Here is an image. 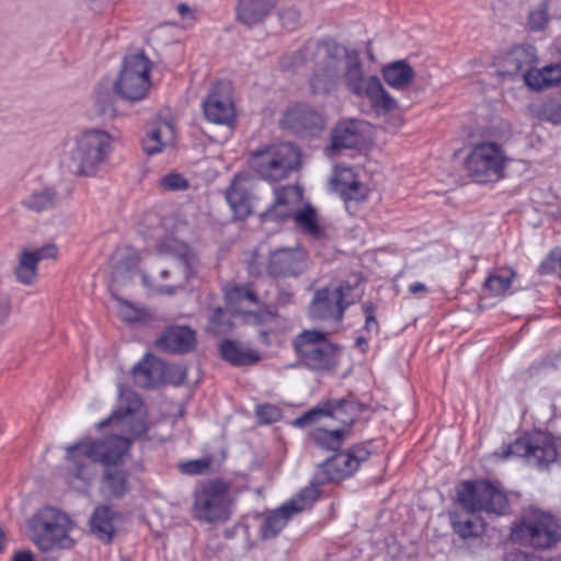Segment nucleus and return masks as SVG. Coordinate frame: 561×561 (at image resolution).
<instances>
[{
  "label": "nucleus",
  "instance_id": "5701e85b",
  "mask_svg": "<svg viewBox=\"0 0 561 561\" xmlns=\"http://www.w3.org/2000/svg\"><path fill=\"white\" fill-rule=\"evenodd\" d=\"M329 417L337 421L346 430H350L359 419V416L369 409V407L358 401L353 394L341 399H329Z\"/></svg>",
  "mask_w": 561,
  "mask_h": 561
},
{
  "label": "nucleus",
  "instance_id": "aec40b11",
  "mask_svg": "<svg viewBox=\"0 0 561 561\" xmlns=\"http://www.w3.org/2000/svg\"><path fill=\"white\" fill-rule=\"evenodd\" d=\"M364 144L359 122L347 119L339 122L331 130L330 145L327 150L336 153L344 149H357Z\"/></svg>",
  "mask_w": 561,
  "mask_h": 561
},
{
  "label": "nucleus",
  "instance_id": "3c124183",
  "mask_svg": "<svg viewBox=\"0 0 561 561\" xmlns=\"http://www.w3.org/2000/svg\"><path fill=\"white\" fill-rule=\"evenodd\" d=\"M543 119L554 125L561 124V95L558 99L545 103L542 108Z\"/></svg>",
  "mask_w": 561,
  "mask_h": 561
},
{
  "label": "nucleus",
  "instance_id": "39448f33",
  "mask_svg": "<svg viewBox=\"0 0 561 561\" xmlns=\"http://www.w3.org/2000/svg\"><path fill=\"white\" fill-rule=\"evenodd\" d=\"M511 538L536 551H551L561 542V520L550 511L529 505L512 524Z\"/></svg>",
  "mask_w": 561,
  "mask_h": 561
},
{
  "label": "nucleus",
  "instance_id": "69168bd1",
  "mask_svg": "<svg viewBox=\"0 0 561 561\" xmlns=\"http://www.w3.org/2000/svg\"><path fill=\"white\" fill-rule=\"evenodd\" d=\"M409 291L411 294H417V293H426L427 291V287L425 284L421 283V282H415V283H412L409 285Z\"/></svg>",
  "mask_w": 561,
  "mask_h": 561
},
{
  "label": "nucleus",
  "instance_id": "cd10ccee",
  "mask_svg": "<svg viewBox=\"0 0 561 561\" xmlns=\"http://www.w3.org/2000/svg\"><path fill=\"white\" fill-rule=\"evenodd\" d=\"M220 357L233 367L255 365L261 360V355L251 350L242 348L236 340L225 339L219 344Z\"/></svg>",
  "mask_w": 561,
  "mask_h": 561
},
{
  "label": "nucleus",
  "instance_id": "c85d7f7f",
  "mask_svg": "<svg viewBox=\"0 0 561 561\" xmlns=\"http://www.w3.org/2000/svg\"><path fill=\"white\" fill-rule=\"evenodd\" d=\"M362 282V274L353 273L341 280L337 286L333 287L336 304L339 305V317H344L347 308L362 298L364 294V288H359Z\"/></svg>",
  "mask_w": 561,
  "mask_h": 561
},
{
  "label": "nucleus",
  "instance_id": "dca6fc26",
  "mask_svg": "<svg viewBox=\"0 0 561 561\" xmlns=\"http://www.w3.org/2000/svg\"><path fill=\"white\" fill-rule=\"evenodd\" d=\"M153 344L163 353L186 355L197 347V332L187 324H170L163 329Z\"/></svg>",
  "mask_w": 561,
  "mask_h": 561
},
{
  "label": "nucleus",
  "instance_id": "412c9836",
  "mask_svg": "<svg viewBox=\"0 0 561 561\" xmlns=\"http://www.w3.org/2000/svg\"><path fill=\"white\" fill-rule=\"evenodd\" d=\"M332 191L348 205L351 202H365L369 190L356 179L351 169H344L340 174L331 178Z\"/></svg>",
  "mask_w": 561,
  "mask_h": 561
},
{
  "label": "nucleus",
  "instance_id": "4c0bfd02",
  "mask_svg": "<svg viewBox=\"0 0 561 561\" xmlns=\"http://www.w3.org/2000/svg\"><path fill=\"white\" fill-rule=\"evenodd\" d=\"M147 140L154 141L153 146L145 144L142 140V151L148 156H156L165 148V142L162 141V136L169 134L170 137H173L174 128L170 121L157 116V119L152 127L147 130Z\"/></svg>",
  "mask_w": 561,
  "mask_h": 561
},
{
  "label": "nucleus",
  "instance_id": "5fc2aeb1",
  "mask_svg": "<svg viewBox=\"0 0 561 561\" xmlns=\"http://www.w3.org/2000/svg\"><path fill=\"white\" fill-rule=\"evenodd\" d=\"M503 561H545L541 557L531 551L513 548L504 553Z\"/></svg>",
  "mask_w": 561,
  "mask_h": 561
},
{
  "label": "nucleus",
  "instance_id": "f704fd0d",
  "mask_svg": "<svg viewBox=\"0 0 561 561\" xmlns=\"http://www.w3.org/2000/svg\"><path fill=\"white\" fill-rule=\"evenodd\" d=\"M290 217H293L296 226L300 228L302 233L316 240L327 239V232L319 224L317 209L311 204H306L304 207L298 208L291 213Z\"/></svg>",
  "mask_w": 561,
  "mask_h": 561
},
{
  "label": "nucleus",
  "instance_id": "49530a36",
  "mask_svg": "<svg viewBox=\"0 0 561 561\" xmlns=\"http://www.w3.org/2000/svg\"><path fill=\"white\" fill-rule=\"evenodd\" d=\"M211 462H213V458L210 456H208V457H204V458H199V459H192V460H186V461L180 462L178 465V468H179L180 472L183 474L201 476V474H205L209 470Z\"/></svg>",
  "mask_w": 561,
  "mask_h": 561
},
{
  "label": "nucleus",
  "instance_id": "7c9ffc66",
  "mask_svg": "<svg viewBox=\"0 0 561 561\" xmlns=\"http://www.w3.org/2000/svg\"><path fill=\"white\" fill-rule=\"evenodd\" d=\"M343 80L346 89L356 96H364L367 88V79L364 76L363 64L357 49H353L345 62Z\"/></svg>",
  "mask_w": 561,
  "mask_h": 561
},
{
  "label": "nucleus",
  "instance_id": "4468645a",
  "mask_svg": "<svg viewBox=\"0 0 561 561\" xmlns=\"http://www.w3.org/2000/svg\"><path fill=\"white\" fill-rule=\"evenodd\" d=\"M280 127L301 140H313L321 136L327 119L323 113L310 104L296 103L284 112Z\"/></svg>",
  "mask_w": 561,
  "mask_h": 561
},
{
  "label": "nucleus",
  "instance_id": "ea45409f",
  "mask_svg": "<svg viewBox=\"0 0 561 561\" xmlns=\"http://www.w3.org/2000/svg\"><path fill=\"white\" fill-rule=\"evenodd\" d=\"M168 367L169 364L165 360L151 353H146L142 356V377H146L149 387L162 385L165 381Z\"/></svg>",
  "mask_w": 561,
  "mask_h": 561
},
{
  "label": "nucleus",
  "instance_id": "13d9d810",
  "mask_svg": "<svg viewBox=\"0 0 561 561\" xmlns=\"http://www.w3.org/2000/svg\"><path fill=\"white\" fill-rule=\"evenodd\" d=\"M12 305L9 299L0 300V325L5 324L10 318Z\"/></svg>",
  "mask_w": 561,
  "mask_h": 561
},
{
  "label": "nucleus",
  "instance_id": "2eb2a0df",
  "mask_svg": "<svg viewBox=\"0 0 561 561\" xmlns=\"http://www.w3.org/2000/svg\"><path fill=\"white\" fill-rule=\"evenodd\" d=\"M306 252L298 247L278 248L270 252L266 274L273 279L299 277L306 271Z\"/></svg>",
  "mask_w": 561,
  "mask_h": 561
},
{
  "label": "nucleus",
  "instance_id": "bb28decb",
  "mask_svg": "<svg viewBox=\"0 0 561 561\" xmlns=\"http://www.w3.org/2000/svg\"><path fill=\"white\" fill-rule=\"evenodd\" d=\"M118 514L108 505H99L94 508L89 524L92 534L105 543H110L116 533L115 523Z\"/></svg>",
  "mask_w": 561,
  "mask_h": 561
},
{
  "label": "nucleus",
  "instance_id": "f3484780",
  "mask_svg": "<svg viewBox=\"0 0 561 561\" xmlns=\"http://www.w3.org/2000/svg\"><path fill=\"white\" fill-rule=\"evenodd\" d=\"M58 256V248L54 243H47L33 250L24 249L18 260L14 274L19 283L23 285H33L38 276V263L44 260Z\"/></svg>",
  "mask_w": 561,
  "mask_h": 561
},
{
  "label": "nucleus",
  "instance_id": "052dcab7",
  "mask_svg": "<svg viewBox=\"0 0 561 561\" xmlns=\"http://www.w3.org/2000/svg\"><path fill=\"white\" fill-rule=\"evenodd\" d=\"M179 288H180V286H175V285H159L156 288V291L160 295L173 296L176 294Z\"/></svg>",
  "mask_w": 561,
  "mask_h": 561
},
{
  "label": "nucleus",
  "instance_id": "c03bdc74",
  "mask_svg": "<svg viewBox=\"0 0 561 561\" xmlns=\"http://www.w3.org/2000/svg\"><path fill=\"white\" fill-rule=\"evenodd\" d=\"M56 199V192L51 188H45L42 192L33 193L26 201H24V205L28 209L39 213L54 207Z\"/></svg>",
  "mask_w": 561,
  "mask_h": 561
},
{
  "label": "nucleus",
  "instance_id": "e2e57ef3",
  "mask_svg": "<svg viewBox=\"0 0 561 561\" xmlns=\"http://www.w3.org/2000/svg\"><path fill=\"white\" fill-rule=\"evenodd\" d=\"M178 12L182 16V19H187V18L193 19L194 18L191 8L184 2H182L178 5Z\"/></svg>",
  "mask_w": 561,
  "mask_h": 561
},
{
  "label": "nucleus",
  "instance_id": "58836bf2",
  "mask_svg": "<svg viewBox=\"0 0 561 561\" xmlns=\"http://www.w3.org/2000/svg\"><path fill=\"white\" fill-rule=\"evenodd\" d=\"M533 61L534 56L526 48H516L504 59V73L510 77L520 76L523 78L524 72L533 71L530 67Z\"/></svg>",
  "mask_w": 561,
  "mask_h": 561
},
{
  "label": "nucleus",
  "instance_id": "423d86ee",
  "mask_svg": "<svg viewBox=\"0 0 561 561\" xmlns=\"http://www.w3.org/2000/svg\"><path fill=\"white\" fill-rule=\"evenodd\" d=\"M296 363L291 367L327 374L334 373L340 364L342 347L330 340V334L323 330L305 329L291 340Z\"/></svg>",
  "mask_w": 561,
  "mask_h": 561
},
{
  "label": "nucleus",
  "instance_id": "de8ad7c7",
  "mask_svg": "<svg viewBox=\"0 0 561 561\" xmlns=\"http://www.w3.org/2000/svg\"><path fill=\"white\" fill-rule=\"evenodd\" d=\"M329 408H328V400L322 403L321 405H317L308 411H306L302 415L295 419L293 424L297 427H306L308 425H311L312 423L317 422L319 419L323 416H329Z\"/></svg>",
  "mask_w": 561,
  "mask_h": 561
},
{
  "label": "nucleus",
  "instance_id": "a211bd4d",
  "mask_svg": "<svg viewBox=\"0 0 561 561\" xmlns=\"http://www.w3.org/2000/svg\"><path fill=\"white\" fill-rule=\"evenodd\" d=\"M352 50L337 43L334 38L328 37L317 42H307L298 54L302 61H306L309 55L320 56L323 54L321 61L316 62L324 66H334L340 71L341 61L344 59L346 62Z\"/></svg>",
  "mask_w": 561,
  "mask_h": 561
},
{
  "label": "nucleus",
  "instance_id": "6e6d98bb",
  "mask_svg": "<svg viewBox=\"0 0 561 561\" xmlns=\"http://www.w3.org/2000/svg\"><path fill=\"white\" fill-rule=\"evenodd\" d=\"M229 299H237L239 301L248 300L253 305L260 302L256 291L251 287H236L229 295Z\"/></svg>",
  "mask_w": 561,
  "mask_h": 561
},
{
  "label": "nucleus",
  "instance_id": "f8f14e48",
  "mask_svg": "<svg viewBox=\"0 0 561 561\" xmlns=\"http://www.w3.org/2000/svg\"><path fill=\"white\" fill-rule=\"evenodd\" d=\"M508 161L501 145L494 141H482L473 146L465 160V165L474 182L485 184L503 179Z\"/></svg>",
  "mask_w": 561,
  "mask_h": 561
},
{
  "label": "nucleus",
  "instance_id": "e433bc0d",
  "mask_svg": "<svg viewBox=\"0 0 561 561\" xmlns=\"http://www.w3.org/2000/svg\"><path fill=\"white\" fill-rule=\"evenodd\" d=\"M348 434L350 430L346 428L317 427L310 433V439L317 447L335 454L342 448Z\"/></svg>",
  "mask_w": 561,
  "mask_h": 561
},
{
  "label": "nucleus",
  "instance_id": "c756f323",
  "mask_svg": "<svg viewBox=\"0 0 561 561\" xmlns=\"http://www.w3.org/2000/svg\"><path fill=\"white\" fill-rule=\"evenodd\" d=\"M381 75L390 88L403 91L412 83L415 71L405 59H399L383 65Z\"/></svg>",
  "mask_w": 561,
  "mask_h": 561
},
{
  "label": "nucleus",
  "instance_id": "6ab92c4d",
  "mask_svg": "<svg viewBox=\"0 0 561 561\" xmlns=\"http://www.w3.org/2000/svg\"><path fill=\"white\" fill-rule=\"evenodd\" d=\"M115 90L126 100H140V51L125 56Z\"/></svg>",
  "mask_w": 561,
  "mask_h": 561
},
{
  "label": "nucleus",
  "instance_id": "8fccbe9b",
  "mask_svg": "<svg viewBox=\"0 0 561 561\" xmlns=\"http://www.w3.org/2000/svg\"><path fill=\"white\" fill-rule=\"evenodd\" d=\"M561 266L560 249H552L539 264L537 272L540 275L553 273L557 266Z\"/></svg>",
  "mask_w": 561,
  "mask_h": 561
},
{
  "label": "nucleus",
  "instance_id": "774afa93",
  "mask_svg": "<svg viewBox=\"0 0 561 561\" xmlns=\"http://www.w3.org/2000/svg\"><path fill=\"white\" fill-rule=\"evenodd\" d=\"M376 309H377V307H376V305H375V304H373V302H369V301H368V302H365V304L363 305V311H364V313H365V317H367V316H375V313H376Z\"/></svg>",
  "mask_w": 561,
  "mask_h": 561
},
{
  "label": "nucleus",
  "instance_id": "4d7b16f0",
  "mask_svg": "<svg viewBox=\"0 0 561 561\" xmlns=\"http://www.w3.org/2000/svg\"><path fill=\"white\" fill-rule=\"evenodd\" d=\"M548 22V18L545 11L530 12L528 16V25L533 31H541L545 28Z\"/></svg>",
  "mask_w": 561,
  "mask_h": 561
},
{
  "label": "nucleus",
  "instance_id": "f03ea898",
  "mask_svg": "<svg viewBox=\"0 0 561 561\" xmlns=\"http://www.w3.org/2000/svg\"><path fill=\"white\" fill-rule=\"evenodd\" d=\"M301 152L291 142H282L257 149L250 153L248 165L250 171H241L233 175L225 191V198L237 220H244L252 214V188L255 175L274 183L288 178L300 168Z\"/></svg>",
  "mask_w": 561,
  "mask_h": 561
},
{
  "label": "nucleus",
  "instance_id": "f257e3e1",
  "mask_svg": "<svg viewBox=\"0 0 561 561\" xmlns=\"http://www.w3.org/2000/svg\"><path fill=\"white\" fill-rule=\"evenodd\" d=\"M131 446L130 438L116 434L80 440L67 447L71 473L77 479L90 482L96 476L95 463H100L104 468L102 492L113 497H122L129 490L126 463L130 459Z\"/></svg>",
  "mask_w": 561,
  "mask_h": 561
},
{
  "label": "nucleus",
  "instance_id": "338daca9",
  "mask_svg": "<svg viewBox=\"0 0 561 561\" xmlns=\"http://www.w3.org/2000/svg\"><path fill=\"white\" fill-rule=\"evenodd\" d=\"M374 327L377 329V331L379 330L378 322L376 320V316H367L365 319L364 330L369 332V331H371V329Z\"/></svg>",
  "mask_w": 561,
  "mask_h": 561
},
{
  "label": "nucleus",
  "instance_id": "9b49d317",
  "mask_svg": "<svg viewBox=\"0 0 561 561\" xmlns=\"http://www.w3.org/2000/svg\"><path fill=\"white\" fill-rule=\"evenodd\" d=\"M368 443H358L350 448L337 451L324 459L319 466L309 485L319 489L321 485L337 483L352 477L367 461L371 451ZM320 492V490H318Z\"/></svg>",
  "mask_w": 561,
  "mask_h": 561
},
{
  "label": "nucleus",
  "instance_id": "a18cd8bd",
  "mask_svg": "<svg viewBox=\"0 0 561 561\" xmlns=\"http://www.w3.org/2000/svg\"><path fill=\"white\" fill-rule=\"evenodd\" d=\"M95 105L100 116H116V110L113 106V98L110 91V82L99 84L95 91Z\"/></svg>",
  "mask_w": 561,
  "mask_h": 561
},
{
  "label": "nucleus",
  "instance_id": "7ed1b4c3",
  "mask_svg": "<svg viewBox=\"0 0 561 561\" xmlns=\"http://www.w3.org/2000/svg\"><path fill=\"white\" fill-rule=\"evenodd\" d=\"M456 493L457 502L466 514L449 512V520L454 533L462 540L480 538L485 530L482 519L473 518L468 514L485 512L502 516L510 511L506 492L490 480L461 481L456 488Z\"/></svg>",
  "mask_w": 561,
  "mask_h": 561
},
{
  "label": "nucleus",
  "instance_id": "6e6552de",
  "mask_svg": "<svg viewBox=\"0 0 561 561\" xmlns=\"http://www.w3.org/2000/svg\"><path fill=\"white\" fill-rule=\"evenodd\" d=\"M116 138L106 130L89 128L76 139L72 159L77 162L76 173L94 176L105 165L114 152Z\"/></svg>",
  "mask_w": 561,
  "mask_h": 561
},
{
  "label": "nucleus",
  "instance_id": "a19ab883",
  "mask_svg": "<svg viewBox=\"0 0 561 561\" xmlns=\"http://www.w3.org/2000/svg\"><path fill=\"white\" fill-rule=\"evenodd\" d=\"M290 215L286 188H277L275 190L274 202L261 214V218L262 220L282 222L289 218Z\"/></svg>",
  "mask_w": 561,
  "mask_h": 561
},
{
  "label": "nucleus",
  "instance_id": "0eeeda50",
  "mask_svg": "<svg viewBox=\"0 0 561 561\" xmlns=\"http://www.w3.org/2000/svg\"><path fill=\"white\" fill-rule=\"evenodd\" d=\"M139 252L130 245L118 247L110 259L112 280L110 290L112 297L117 301L118 318L126 323H134L140 320V308L126 298L125 288L133 286V279L139 270Z\"/></svg>",
  "mask_w": 561,
  "mask_h": 561
},
{
  "label": "nucleus",
  "instance_id": "864d4df0",
  "mask_svg": "<svg viewBox=\"0 0 561 561\" xmlns=\"http://www.w3.org/2000/svg\"><path fill=\"white\" fill-rule=\"evenodd\" d=\"M187 377V370L180 366L174 364H169V367L165 373V381L163 383H171L174 386L182 385Z\"/></svg>",
  "mask_w": 561,
  "mask_h": 561
},
{
  "label": "nucleus",
  "instance_id": "79ce46f5",
  "mask_svg": "<svg viewBox=\"0 0 561 561\" xmlns=\"http://www.w3.org/2000/svg\"><path fill=\"white\" fill-rule=\"evenodd\" d=\"M516 271L513 268L501 270L500 274H492L484 280V288L492 296L505 295L510 289Z\"/></svg>",
  "mask_w": 561,
  "mask_h": 561
},
{
  "label": "nucleus",
  "instance_id": "a878e982",
  "mask_svg": "<svg viewBox=\"0 0 561 561\" xmlns=\"http://www.w3.org/2000/svg\"><path fill=\"white\" fill-rule=\"evenodd\" d=\"M140 409V397L123 386H119V399L112 414L96 424L99 430L110 425H127L128 419Z\"/></svg>",
  "mask_w": 561,
  "mask_h": 561
},
{
  "label": "nucleus",
  "instance_id": "0e129e2a",
  "mask_svg": "<svg viewBox=\"0 0 561 561\" xmlns=\"http://www.w3.org/2000/svg\"><path fill=\"white\" fill-rule=\"evenodd\" d=\"M12 561H34V557L30 551H20L14 554Z\"/></svg>",
  "mask_w": 561,
  "mask_h": 561
},
{
  "label": "nucleus",
  "instance_id": "9d476101",
  "mask_svg": "<svg viewBox=\"0 0 561 561\" xmlns=\"http://www.w3.org/2000/svg\"><path fill=\"white\" fill-rule=\"evenodd\" d=\"M500 456L504 459L510 456L523 457L528 465H535L539 470H545L558 460L559 453L551 433L534 431L502 446Z\"/></svg>",
  "mask_w": 561,
  "mask_h": 561
},
{
  "label": "nucleus",
  "instance_id": "37998d69",
  "mask_svg": "<svg viewBox=\"0 0 561 561\" xmlns=\"http://www.w3.org/2000/svg\"><path fill=\"white\" fill-rule=\"evenodd\" d=\"M162 70L163 67L160 64L152 61L142 51V100L146 98L150 88L161 80Z\"/></svg>",
  "mask_w": 561,
  "mask_h": 561
},
{
  "label": "nucleus",
  "instance_id": "393cba45",
  "mask_svg": "<svg viewBox=\"0 0 561 561\" xmlns=\"http://www.w3.org/2000/svg\"><path fill=\"white\" fill-rule=\"evenodd\" d=\"M278 0H238L236 21L251 28L262 23L276 7Z\"/></svg>",
  "mask_w": 561,
  "mask_h": 561
},
{
  "label": "nucleus",
  "instance_id": "4be33fe9",
  "mask_svg": "<svg viewBox=\"0 0 561 561\" xmlns=\"http://www.w3.org/2000/svg\"><path fill=\"white\" fill-rule=\"evenodd\" d=\"M308 314L311 320H343L344 317H339V305L331 284L316 290L308 307Z\"/></svg>",
  "mask_w": 561,
  "mask_h": 561
},
{
  "label": "nucleus",
  "instance_id": "c9c22d12",
  "mask_svg": "<svg viewBox=\"0 0 561 561\" xmlns=\"http://www.w3.org/2000/svg\"><path fill=\"white\" fill-rule=\"evenodd\" d=\"M165 247L167 251L183 266L185 280L188 282L193 278L199 264L195 251L187 243L178 240L171 241Z\"/></svg>",
  "mask_w": 561,
  "mask_h": 561
},
{
  "label": "nucleus",
  "instance_id": "bf43d9fd",
  "mask_svg": "<svg viewBox=\"0 0 561 561\" xmlns=\"http://www.w3.org/2000/svg\"><path fill=\"white\" fill-rule=\"evenodd\" d=\"M224 314L225 313H224L222 308H220V307L215 308L209 317L210 324L216 325V327L221 325Z\"/></svg>",
  "mask_w": 561,
  "mask_h": 561
},
{
  "label": "nucleus",
  "instance_id": "09e8293b",
  "mask_svg": "<svg viewBox=\"0 0 561 561\" xmlns=\"http://www.w3.org/2000/svg\"><path fill=\"white\" fill-rule=\"evenodd\" d=\"M160 185L165 191L180 192L188 188V181L178 172H170L160 179Z\"/></svg>",
  "mask_w": 561,
  "mask_h": 561
},
{
  "label": "nucleus",
  "instance_id": "72a5a7b5",
  "mask_svg": "<svg viewBox=\"0 0 561 561\" xmlns=\"http://www.w3.org/2000/svg\"><path fill=\"white\" fill-rule=\"evenodd\" d=\"M364 96L368 98L376 112L389 113L399 107L397 100L385 89L377 76L367 78Z\"/></svg>",
  "mask_w": 561,
  "mask_h": 561
},
{
  "label": "nucleus",
  "instance_id": "603ef678",
  "mask_svg": "<svg viewBox=\"0 0 561 561\" xmlns=\"http://www.w3.org/2000/svg\"><path fill=\"white\" fill-rule=\"evenodd\" d=\"M256 416L261 423L270 424L280 417V411L273 404H260L256 407Z\"/></svg>",
  "mask_w": 561,
  "mask_h": 561
},
{
  "label": "nucleus",
  "instance_id": "ddd939ff",
  "mask_svg": "<svg viewBox=\"0 0 561 561\" xmlns=\"http://www.w3.org/2000/svg\"><path fill=\"white\" fill-rule=\"evenodd\" d=\"M318 499V489L313 485H307L277 508L263 513V520L260 527L261 539L270 540L277 537L295 514L311 506Z\"/></svg>",
  "mask_w": 561,
  "mask_h": 561
},
{
  "label": "nucleus",
  "instance_id": "473e14b6",
  "mask_svg": "<svg viewBox=\"0 0 561 561\" xmlns=\"http://www.w3.org/2000/svg\"><path fill=\"white\" fill-rule=\"evenodd\" d=\"M339 70L334 66L314 64L310 78V92L313 95H328L336 90Z\"/></svg>",
  "mask_w": 561,
  "mask_h": 561
},
{
  "label": "nucleus",
  "instance_id": "b1692460",
  "mask_svg": "<svg viewBox=\"0 0 561 561\" xmlns=\"http://www.w3.org/2000/svg\"><path fill=\"white\" fill-rule=\"evenodd\" d=\"M203 111L207 121L219 125H231L236 119L231 99L214 90L203 101Z\"/></svg>",
  "mask_w": 561,
  "mask_h": 561
},
{
  "label": "nucleus",
  "instance_id": "1a4fd4ad",
  "mask_svg": "<svg viewBox=\"0 0 561 561\" xmlns=\"http://www.w3.org/2000/svg\"><path fill=\"white\" fill-rule=\"evenodd\" d=\"M230 485L219 478L203 482L194 491L193 516L195 519L215 524L231 516Z\"/></svg>",
  "mask_w": 561,
  "mask_h": 561
},
{
  "label": "nucleus",
  "instance_id": "680f3d73",
  "mask_svg": "<svg viewBox=\"0 0 561 561\" xmlns=\"http://www.w3.org/2000/svg\"><path fill=\"white\" fill-rule=\"evenodd\" d=\"M294 295L288 290H279L277 294V302L279 305H287L293 301Z\"/></svg>",
  "mask_w": 561,
  "mask_h": 561
},
{
  "label": "nucleus",
  "instance_id": "2f4dec72",
  "mask_svg": "<svg viewBox=\"0 0 561 561\" xmlns=\"http://www.w3.org/2000/svg\"><path fill=\"white\" fill-rule=\"evenodd\" d=\"M525 84L533 91L539 92L561 83V64H550L540 70L523 73Z\"/></svg>",
  "mask_w": 561,
  "mask_h": 561
},
{
  "label": "nucleus",
  "instance_id": "20e7f679",
  "mask_svg": "<svg viewBox=\"0 0 561 561\" xmlns=\"http://www.w3.org/2000/svg\"><path fill=\"white\" fill-rule=\"evenodd\" d=\"M31 541L42 552L72 550L78 539L77 522L66 512L53 505H44L26 522Z\"/></svg>",
  "mask_w": 561,
  "mask_h": 561
}]
</instances>
